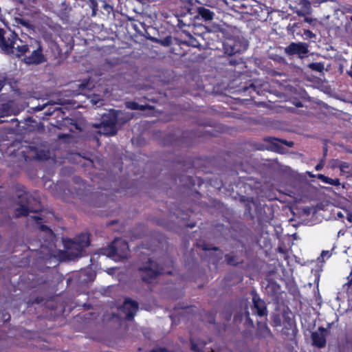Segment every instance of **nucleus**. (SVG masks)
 Wrapping results in <instances>:
<instances>
[{"label": "nucleus", "instance_id": "nucleus-21", "mask_svg": "<svg viewBox=\"0 0 352 352\" xmlns=\"http://www.w3.org/2000/svg\"><path fill=\"white\" fill-rule=\"evenodd\" d=\"M304 34L309 38H313L315 36L314 34H313L310 30H305Z\"/></svg>", "mask_w": 352, "mask_h": 352}, {"label": "nucleus", "instance_id": "nucleus-14", "mask_svg": "<svg viewBox=\"0 0 352 352\" xmlns=\"http://www.w3.org/2000/svg\"><path fill=\"white\" fill-rule=\"evenodd\" d=\"M29 212L28 207L25 205H21L19 208L16 209V215L17 216H26L28 215Z\"/></svg>", "mask_w": 352, "mask_h": 352}, {"label": "nucleus", "instance_id": "nucleus-6", "mask_svg": "<svg viewBox=\"0 0 352 352\" xmlns=\"http://www.w3.org/2000/svg\"><path fill=\"white\" fill-rule=\"evenodd\" d=\"M307 52V46L303 43H292L285 49L287 54H298L300 57H303Z\"/></svg>", "mask_w": 352, "mask_h": 352}, {"label": "nucleus", "instance_id": "nucleus-29", "mask_svg": "<svg viewBox=\"0 0 352 352\" xmlns=\"http://www.w3.org/2000/svg\"><path fill=\"white\" fill-rule=\"evenodd\" d=\"M236 52V50H232L230 52V53H231V54H232V53H235Z\"/></svg>", "mask_w": 352, "mask_h": 352}, {"label": "nucleus", "instance_id": "nucleus-5", "mask_svg": "<svg viewBox=\"0 0 352 352\" xmlns=\"http://www.w3.org/2000/svg\"><path fill=\"white\" fill-rule=\"evenodd\" d=\"M141 270L143 271V280L147 282H150L153 278L155 277L160 273H169L168 271L166 272L163 268L159 269L156 266L155 263L153 261L150 262L149 266L141 268Z\"/></svg>", "mask_w": 352, "mask_h": 352}, {"label": "nucleus", "instance_id": "nucleus-10", "mask_svg": "<svg viewBox=\"0 0 352 352\" xmlns=\"http://www.w3.org/2000/svg\"><path fill=\"white\" fill-rule=\"evenodd\" d=\"M252 300L254 303V307L256 309L257 314L260 316L265 315L266 308L264 302L260 298H257L256 296L253 297Z\"/></svg>", "mask_w": 352, "mask_h": 352}, {"label": "nucleus", "instance_id": "nucleus-28", "mask_svg": "<svg viewBox=\"0 0 352 352\" xmlns=\"http://www.w3.org/2000/svg\"><path fill=\"white\" fill-rule=\"evenodd\" d=\"M228 262L230 264H233V263L232 262V261L230 258H228Z\"/></svg>", "mask_w": 352, "mask_h": 352}, {"label": "nucleus", "instance_id": "nucleus-22", "mask_svg": "<svg viewBox=\"0 0 352 352\" xmlns=\"http://www.w3.org/2000/svg\"><path fill=\"white\" fill-rule=\"evenodd\" d=\"M192 349L196 351H201V349L199 346L195 344L193 342H192Z\"/></svg>", "mask_w": 352, "mask_h": 352}, {"label": "nucleus", "instance_id": "nucleus-9", "mask_svg": "<svg viewBox=\"0 0 352 352\" xmlns=\"http://www.w3.org/2000/svg\"><path fill=\"white\" fill-rule=\"evenodd\" d=\"M43 60V56L39 49L33 51L31 56L25 58V62L27 64H39Z\"/></svg>", "mask_w": 352, "mask_h": 352}, {"label": "nucleus", "instance_id": "nucleus-20", "mask_svg": "<svg viewBox=\"0 0 352 352\" xmlns=\"http://www.w3.org/2000/svg\"><path fill=\"white\" fill-rule=\"evenodd\" d=\"M80 87H82V89L87 88L89 89L92 87L91 83L89 82V80L87 81L86 83L81 84Z\"/></svg>", "mask_w": 352, "mask_h": 352}, {"label": "nucleus", "instance_id": "nucleus-30", "mask_svg": "<svg viewBox=\"0 0 352 352\" xmlns=\"http://www.w3.org/2000/svg\"><path fill=\"white\" fill-rule=\"evenodd\" d=\"M350 20L352 22V16H351Z\"/></svg>", "mask_w": 352, "mask_h": 352}, {"label": "nucleus", "instance_id": "nucleus-13", "mask_svg": "<svg viewBox=\"0 0 352 352\" xmlns=\"http://www.w3.org/2000/svg\"><path fill=\"white\" fill-rule=\"evenodd\" d=\"M318 178L321 180L322 182L333 186H338L340 185V181L338 179H331L328 177H326L324 175L319 174L318 175Z\"/></svg>", "mask_w": 352, "mask_h": 352}, {"label": "nucleus", "instance_id": "nucleus-16", "mask_svg": "<svg viewBox=\"0 0 352 352\" xmlns=\"http://www.w3.org/2000/svg\"><path fill=\"white\" fill-rule=\"evenodd\" d=\"M41 230L42 231L46 232V233H47V234L48 237H49L51 240H52V239H54L53 233H52V231H51L48 228H47V227H46V226H41Z\"/></svg>", "mask_w": 352, "mask_h": 352}, {"label": "nucleus", "instance_id": "nucleus-8", "mask_svg": "<svg viewBox=\"0 0 352 352\" xmlns=\"http://www.w3.org/2000/svg\"><path fill=\"white\" fill-rule=\"evenodd\" d=\"M326 331L324 329H319L312 333V340L314 345L318 347H322L326 343Z\"/></svg>", "mask_w": 352, "mask_h": 352}, {"label": "nucleus", "instance_id": "nucleus-4", "mask_svg": "<svg viewBox=\"0 0 352 352\" xmlns=\"http://www.w3.org/2000/svg\"><path fill=\"white\" fill-rule=\"evenodd\" d=\"M129 252L128 244L124 240L116 239L105 253L107 256L115 261H119L127 256Z\"/></svg>", "mask_w": 352, "mask_h": 352}, {"label": "nucleus", "instance_id": "nucleus-2", "mask_svg": "<svg viewBox=\"0 0 352 352\" xmlns=\"http://www.w3.org/2000/svg\"><path fill=\"white\" fill-rule=\"evenodd\" d=\"M121 112L112 111L109 112V119L107 120V116L103 118L102 123L100 126L99 133L104 135H113L116 133V124L122 123L129 120L131 117H128L126 120H122L121 118Z\"/></svg>", "mask_w": 352, "mask_h": 352}, {"label": "nucleus", "instance_id": "nucleus-7", "mask_svg": "<svg viewBox=\"0 0 352 352\" xmlns=\"http://www.w3.org/2000/svg\"><path fill=\"white\" fill-rule=\"evenodd\" d=\"M138 309L136 302L131 300H126L122 307V311L125 314V318L128 320L131 319Z\"/></svg>", "mask_w": 352, "mask_h": 352}, {"label": "nucleus", "instance_id": "nucleus-11", "mask_svg": "<svg viewBox=\"0 0 352 352\" xmlns=\"http://www.w3.org/2000/svg\"><path fill=\"white\" fill-rule=\"evenodd\" d=\"M300 9L296 11V14L299 16H305L310 13L311 6L307 0H300L299 2Z\"/></svg>", "mask_w": 352, "mask_h": 352}, {"label": "nucleus", "instance_id": "nucleus-18", "mask_svg": "<svg viewBox=\"0 0 352 352\" xmlns=\"http://www.w3.org/2000/svg\"><path fill=\"white\" fill-rule=\"evenodd\" d=\"M340 171L342 173H349V171H348V169L349 168V166L346 163H342L340 165Z\"/></svg>", "mask_w": 352, "mask_h": 352}, {"label": "nucleus", "instance_id": "nucleus-24", "mask_svg": "<svg viewBox=\"0 0 352 352\" xmlns=\"http://www.w3.org/2000/svg\"><path fill=\"white\" fill-rule=\"evenodd\" d=\"M91 101L93 102V104H97L98 102L100 101V99H98L97 100H94V99H91Z\"/></svg>", "mask_w": 352, "mask_h": 352}, {"label": "nucleus", "instance_id": "nucleus-26", "mask_svg": "<svg viewBox=\"0 0 352 352\" xmlns=\"http://www.w3.org/2000/svg\"><path fill=\"white\" fill-rule=\"evenodd\" d=\"M348 74H349V75L350 76H351V77H352V65H351V67L350 70L348 72Z\"/></svg>", "mask_w": 352, "mask_h": 352}, {"label": "nucleus", "instance_id": "nucleus-3", "mask_svg": "<svg viewBox=\"0 0 352 352\" xmlns=\"http://www.w3.org/2000/svg\"><path fill=\"white\" fill-rule=\"evenodd\" d=\"M66 252L71 258L78 256L82 249L89 245V238L86 234L78 236L74 241L67 240L64 241Z\"/></svg>", "mask_w": 352, "mask_h": 352}, {"label": "nucleus", "instance_id": "nucleus-12", "mask_svg": "<svg viewBox=\"0 0 352 352\" xmlns=\"http://www.w3.org/2000/svg\"><path fill=\"white\" fill-rule=\"evenodd\" d=\"M197 13L205 21H212L214 17V12L204 7H199L197 8Z\"/></svg>", "mask_w": 352, "mask_h": 352}, {"label": "nucleus", "instance_id": "nucleus-19", "mask_svg": "<svg viewBox=\"0 0 352 352\" xmlns=\"http://www.w3.org/2000/svg\"><path fill=\"white\" fill-rule=\"evenodd\" d=\"M310 67L313 69L320 71L323 68V66L320 63H313L310 65Z\"/></svg>", "mask_w": 352, "mask_h": 352}, {"label": "nucleus", "instance_id": "nucleus-17", "mask_svg": "<svg viewBox=\"0 0 352 352\" xmlns=\"http://www.w3.org/2000/svg\"><path fill=\"white\" fill-rule=\"evenodd\" d=\"M330 256L331 253L329 251H322L318 259H321L323 261L324 258H329Z\"/></svg>", "mask_w": 352, "mask_h": 352}, {"label": "nucleus", "instance_id": "nucleus-25", "mask_svg": "<svg viewBox=\"0 0 352 352\" xmlns=\"http://www.w3.org/2000/svg\"><path fill=\"white\" fill-rule=\"evenodd\" d=\"M305 21L307 22V23H311V19L310 18H305Z\"/></svg>", "mask_w": 352, "mask_h": 352}, {"label": "nucleus", "instance_id": "nucleus-27", "mask_svg": "<svg viewBox=\"0 0 352 352\" xmlns=\"http://www.w3.org/2000/svg\"><path fill=\"white\" fill-rule=\"evenodd\" d=\"M34 218L36 220H41V219H43L42 217H41L40 216H35Z\"/></svg>", "mask_w": 352, "mask_h": 352}, {"label": "nucleus", "instance_id": "nucleus-15", "mask_svg": "<svg viewBox=\"0 0 352 352\" xmlns=\"http://www.w3.org/2000/svg\"><path fill=\"white\" fill-rule=\"evenodd\" d=\"M126 107L131 109H143L144 107L142 105H139L138 103L135 102H129L126 104Z\"/></svg>", "mask_w": 352, "mask_h": 352}, {"label": "nucleus", "instance_id": "nucleus-1", "mask_svg": "<svg viewBox=\"0 0 352 352\" xmlns=\"http://www.w3.org/2000/svg\"><path fill=\"white\" fill-rule=\"evenodd\" d=\"M0 47L7 53L15 54L20 56L28 50V46L17 38L15 33L5 32L0 29Z\"/></svg>", "mask_w": 352, "mask_h": 352}, {"label": "nucleus", "instance_id": "nucleus-23", "mask_svg": "<svg viewBox=\"0 0 352 352\" xmlns=\"http://www.w3.org/2000/svg\"><path fill=\"white\" fill-rule=\"evenodd\" d=\"M322 166H323V165H322V164H318V165L316 166V169L317 170H320V169L322 168Z\"/></svg>", "mask_w": 352, "mask_h": 352}]
</instances>
